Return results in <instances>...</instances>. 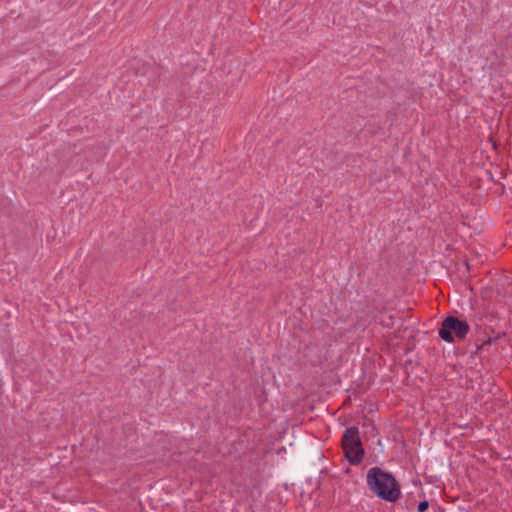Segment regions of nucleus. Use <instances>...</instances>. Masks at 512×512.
<instances>
[{
    "mask_svg": "<svg viewBox=\"0 0 512 512\" xmlns=\"http://www.w3.org/2000/svg\"><path fill=\"white\" fill-rule=\"evenodd\" d=\"M370 491L381 500L395 503L401 496V486L396 478L379 467H372L366 475Z\"/></svg>",
    "mask_w": 512,
    "mask_h": 512,
    "instance_id": "1",
    "label": "nucleus"
},
{
    "mask_svg": "<svg viewBox=\"0 0 512 512\" xmlns=\"http://www.w3.org/2000/svg\"><path fill=\"white\" fill-rule=\"evenodd\" d=\"M341 444L345 457L351 465H357L362 461L364 449L357 427L351 426L345 430Z\"/></svg>",
    "mask_w": 512,
    "mask_h": 512,
    "instance_id": "2",
    "label": "nucleus"
},
{
    "mask_svg": "<svg viewBox=\"0 0 512 512\" xmlns=\"http://www.w3.org/2000/svg\"><path fill=\"white\" fill-rule=\"evenodd\" d=\"M469 331L470 326L466 321L450 315L443 320L439 337L447 343H452L455 339L464 340Z\"/></svg>",
    "mask_w": 512,
    "mask_h": 512,
    "instance_id": "3",
    "label": "nucleus"
},
{
    "mask_svg": "<svg viewBox=\"0 0 512 512\" xmlns=\"http://www.w3.org/2000/svg\"><path fill=\"white\" fill-rule=\"evenodd\" d=\"M428 508H429V502L425 500L418 504L417 510H418V512H425Z\"/></svg>",
    "mask_w": 512,
    "mask_h": 512,
    "instance_id": "4",
    "label": "nucleus"
},
{
    "mask_svg": "<svg viewBox=\"0 0 512 512\" xmlns=\"http://www.w3.org/2000/svg\"><path fill=\"white\" fill-rule=\"evenodd\" d=\"M492 343V339L489 338L487 341H485L482 346L486 345V344H491Z\"/></svg>",
    "mask_w": 512,
    "mask_h": 512,
    "instance_id": "5",
    "label": "nucleus"
}]
</instances>
